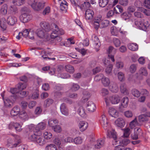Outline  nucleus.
<instances>
[{
    "mask_svg": "<svg viewBox=\"0 0 150 150\" xmlns=\"http://www.w3.org/2000/svg\"><path fill=\"white\" fill-rule=\"evenodd\" d=\"M87 108L89 111L93 112L96 110V107L93 102L89 101L87 104Z\"/></svg>",
    "mask_w": 150,
    "mask_h": 150,
    "instance_id": "10",
    "label": "nucleus"
},
{
    "mask_svg": "<svg viewBox=\"0 0 150 150\" xmlns=\"http://www.w3.org/2000/svg\"><path fill=\"white\" fill-rule=\"evenodd\" d=\"M77 112L79 115L81 117H86V114L85 109L83 107H80L78 109Z\"/></svg>",
    "mask_w": 150,
    "mask_h": 150,
    "instance_id": "29",
    "label": "nucleus"
},
{
    "mask_svg": "<svg viewBox=\"0 0 150 150\" xmlns=\"http://www.w3.org/2000/svg\"><path fill=\"white\" fill-rule=\"evenodd\" d=\"M46 128V124L44 122L38 124L35 127V130L40 132V130L45 129Z\"/></svg>",
    "mask_w": 150,
    "mask_h": 150,
    "instance_id": "23",
    "label": "nucleus"
},
{
    "mask_svg": "<svg viewBox=\"0 0 150 150\" xmlns=\"http://www.w3.org/2000/svg\"><path fill=\"white\" fill-rule=\"evenodd\" d=\"M125 115L127 117H132L133 114L132 112L129 110L125 112L124 113Z\"/></svg>",
    "mask_w": 150,
    "mask_h": 150,
    "instance_id": "64",
    "label": "nucleus"
},
{
    "mask_svg": "<svg viewBox=\"0 0 150 150\" xmlns=\"http://www.w3.org/2000/svg\"><path fill=\"white\" fill-rule=\"evenodd\" d=\"M108 113L110 115L115 118H117L118 116V112L115 109L112 108H109Z\"/></svg>",
    "mask_w": 150,
    "mask_h": 150,
    "instance_id": "18",
    "label": "nucleus"
},
{
    "mask_svg": "<svg viewBox=\"0 0 150 150\" xmlns=\"http://www.w3.org/2000/svg\"><path fill=\"white\" fill-rule=\"evenodd\" d=\"M53 102L54 100L53 99L50 98L47 99L44 101V106L46 108L49 107L53 103Z\"/></svg>",
    "mask_w": 150,
    "mask_h": 150,
    "instance_id": "34",
    "label": "nucleus"
},
{
    "mask_svg": "<svg viewBox=\"0 0 150 150\" xmlns=\"http://www.w3.org/2000/svg\"><path fill=\"white\" fill-rule=\"evenodd\" d=\"M130 134V129L127 128L124 129L123 135L125 137L127 138L129 137Z\"/></svg>",
    "mask_w": 150,
    "mask_h": 150,
    "instance_id": "51",
    "label": "nucleus"
},
{
    "mask_svg": "<svg viewBox=\"0 0 150 150\" xmlns=\"http://www.w3.org/2000/svg\"><path fill=\"white\" fill-rule=\"evenodd\" d=\"M105 140L104 139H99L97 141V143L95 145L96 148L99 149L103 147L104 145Z\"/></svg>",
    "mask_w": 150,
    "mask_h": 150,
    "instance_id": "22",
    "label": "nucleus"
},
{
    "mask_svg": "<svg viewBox=\"0 0 150 150\" xmlns=\"http://www.w3.org/2000/svg\"><path fill=\"white\" fill-rule=\"evenodd\" d=\"M53 142L55 144L59 146L61 144V139L58 137H56L54 139Z\"/></svg>",
    "mask_w": 150,
    "mask_h": 150,
    "instance_id": "63",
    "label": "nucleus"
},
{
    "mask_svg": "<svg viewBox=\"0 0 150 150\" xmlns=\"http://www.w3.org/2000/svg\"><path fill=\"white\" fill-rule=\"evenodd\" d=\"M64 3L62 2L60 4V8L61 10L62 11H64L65 12L67 11V3L66 1H64Z\"/></svg>",
    "mask_w": 150,
    "mask_h": 150,
    "instance_id": "38",
    "label": "nucleus"
},
{
    "mask_svg": "<svg viewBox=\"0 0 150 150\" xmlns=\"http://www.w3.org/2000/svg\"><path fill=\"white\" fill-rule=\"evenodd\" d=\"M127 46L129 49L132 51H136L138 49V45L136 43H129Z\"/></svg>",
    "mask_w": 150,
    "mask_h": 150,
    "instance_id": "31",
    "label": "nucleus"
},
{
    "mask_svg": "<svg viewBox=\"0 0 150 150\" xmlns=\"http://www.w3.org/2000/svg\"><path fill=\"white\" fill-rule=\"evenodd\" d=\"M7 6L6 4H4L1 7V13L4 14L5 15L7 12Z\"/></svg>",
    "mask_w": 150,
    "mask_h": 150,
    "instance_id": "48",
    "label": "nucleus"
},
{
    "mask_svg": "<svg viewBox=\"0 0 150 150\" xmlns=\"http://www.w3.org/2000/svg\"><path fill=\"white\" fill-rule=\"evenodd\" d=\"M17 21L16 18L14 16H10L8 17L7 22L8 24L11 25H13Z\"/></svg>",
    "mask_w": 150,
    "mask_h": 150,
    "instance_id": "16",
    "label": "nucleus"
},
{
    "mask_svg": "<svg viewBox=\"0 0 150 150\" xmlns=\"http://www.w3.org/2000/svg\"><path fill=\"white\" fill-rule=\"evenodd\" d=\"M18 88L19 90L21 91L26 88V86L24 83H19L18 85Z\"/></svg>",
    "mask_w": 150,
    "mask_h": 150,
    "instance_id": "56",
    "label": "nucleus"
},
{
    "mask_svg": "<svg viewBox=\"0 0 150 150\" xmlns=\"http://www.w3.org/2000/svg\"><path fill=\"white\" fill-rule=\"evenodd\" d=\"M137 65L135 64H131L129 70L130 72L132 73H134L136 71Z\"/></svg>",
    "mask_w": 150,
    "mask_h": 150,
    "instance_id": "42",
    "label": "nucleus"
},
{
    "mask_svg": "<svg viewBox=\"0 0 150 150\" xmlns=\"http://www.w3.org/2000/svg\"><path fill=\"white\" fill-rule=\"evenodd\" d=\"M94 12L91 10L88 9L86 11L85 17L86 20H91L93 18L94 15Z\"/></svg>",
    "mask_w": 150,
    "mask_h": 150,
    "instance_id": "15",
    "label": "nucleus"
},
{
    "mask_svg": "<svg viewBox=\"0 0 150 150\" xmlns=\"http://www.w3.org/2000/svg\"><path fill=\"white\" fill-rule=\"evenodd\" d=\"M100 122L103 128L105 129H106V128L108 125V122L107 119L105 115H103L101 116Z\"/></svg>",
    "mask_w": 150,
    "mask_h": 150,
    "instance_id": "14",
    "label": "nucleus"
},
{
    "mask_svg": "<svg viewBox=\"0 0 150 150\" xmlns=\"http://www.w3.org/2000/svg\"><path fill=\"white\" fill-rule=\"evenodd\" d=\"M109 2L105 0H99V6L102 7H104L108 4Z\"/></svg>",
    "mask_w": 150,
    "mask_h": 150,
    "instance_id": "44",
    "label": "nucleus"
},
{
    "mask_svg": "<svg viewBox=\"0 0 150 150\" xmlns=\"http://www.w3.org/2000/svg\"><path fill=\"white\" fill-rule=\"evenodd\" d=\"M55 29H54L51 33L50 37L51 38L54 39L53 41L54 42L57 43L60 42L62 40V38L58 36L59 33V28L57 25L55 24H54Z\"/></svg>",
    "mask_w": 150,
    "mask_h": 150,
    "instance_id": "2",
    "label": "nucleus"
},
{
    "mask_svg": "<svg viewBox=\"0 0 150 150\" xmlns=\"http://www.w3.org/2000/svg\"><path fill=\"white\" fill-rule=\"evenodd\" d=\"M109 21L108 20H105L101 21L100 24V28H104L108 26Z\"/></svg>",
    "mask_w": 150,
    "mask_h": 150,
    "instance_id": "35",
    "label": "nucleus"
},
{
    "mask_svg": "<svg viewBox=\"0 0 150 150\" xmlns=\"http://www.w3.org/2000/svg\"><path fill=\"white\" fill-rule=\"evenodd\" d=\"M20 111L19 107L18 106L14 107L11 111V114L12 116H15L18 115Z\"/></svg>",
    "mask_w": 150,
    "mask_h": 150,
    "instance_id": "19",
    "label": "nucleus"
},
{
    "mask_svg": "<svg viewBox=\"0 0 150 150\" xmlns=\"http://www.w3.org/2000/svg\"><path fill=\"white\" fill-rule=\"evenodd\" d=\"M20 33L21 35L25 38L28 37L29 38L32 40L34 39L32 32L31 31H29L28 29H25L22 32Z\"/></svg>",
    "mask_w": 150,
    "mask_h": 150,
    "instance_id": "7",
    "label": "nucleus"
},
{
    "mask_svg": "<svg viewBox=\"0 0 150 150\" xmlns=\"http://www.w3.org/2000/svg\"><path fill=\"white\" fill-rule=\"evenodd\" d=\"M80 88V86L77 84L73 83L70 88V90L74 91L78 90Z\"/></svg>",
    "mask_w": 150,
    "mask_h": 150,
    "instance_id": "43",
    "label": "nucleus"
},
{
    "mask_svg": "<svg viewBox=\"0 0 150 150\" xmlns=\"http://www.w3.org/2000/svg\"><path fill=\"white\" fill-rule=\"evenodd\" d=\"M136 118H135L134 120L132 121L130 123V127L131 129H133L135 127L137 122Z\"/></svg>",
    "mask_w": 150,
    "mask_h": 150,
    "instance_id": "62",
    "label": "nucleus"
},
{
    "mask_svg": "<svg viewBox=\"0 0 150 150\" xmlns=\"http://www.w3.org/2000/svg\"><path fill=\"white\" fill-rule=\"evenodd\" d=\"M0 27L3 31L5 30L6 28V25L5 23L0 20Z\"/></svg>",
    "mask_w": 150,
    "mask_h": 150,
    "instance_id": "61",
    "label": "nucleus"
},
{
    "mask_svg": "<svg viewBox=\"0 0 150 150\" xmlns=\"http://www.w3.org/2000/svg\"><path fill=\"white\" fill-rule=\"evenodd\" d=\"M113 42L115 45L117 47H119L121 44L120 40L116 38H113Z\"/></svg>",
    "mask_w": 150,
    "mask_h": 150,
    "instance_id": "52",
    "label": "nucleus"
},
{
    "mask_svg": "<svg viewBox=\"0 0 150 150\" xmlns=\"http://www.w3.org/2000/svg\"><path fill=\"white\" fill-rule=\"evenodd\" d=\"M135 23L140 29L144 31H146L149 25L148 22L147 21L144 22L143 20L141 21H136L135 22Z\"/></svg>",
    "mask_w": 150,
    "mask_h": 150,
    "instance_id": "4",
    "label": "nucleus"
},
{
    "mask_svg": "<svg viewBox=\"0 0 150 150\" xmlns=\"http://www.w3.org/2000/svg\"><path fill=\"white\" fill-rule=\"evenodd\" d=\"M12 98L15 99V96H11L9 98H8L5 100H4V105L6 106L9 107H11L14 101V100L11 99Z\"/></svg>",
    "mask_w": 150,
    "mask_h": 150,
    "instance_id": "12",
    "label": "nucleus"
},
{
    "mask_svg": "<svg viewBox=\"0 0 150 150\" xmlns=\"http://www.w3.org/2000/svg\"><path fill=\"white\" fill-rule=\"evenodd\" d=\"M36 33L38 36L40 38H43L45 35L44 30L41 28L37 29L36 31Z\"/></svg>",
    "mask_w": 150,
    "mask_h": 150,
    "instance_id": "25",
    "label": "nucleus"
},
{
    "mask_svg": "<svg viewBox=\"0 0 150 150\" xmlns=\"http://www.w3.org/2000/svg\"><path fill=\"white\" fill-rule=\"evenodd\" d=\"M77 6L81 9H86L89 8L90 6V3L89 1L85 2L81 6H80L79 3L77 4Z\"/></svg>",
    "mask_w": 150,
    "mask_h": 150,
    "instance_id": "24",
    "label": "nucleus"
},
{
    "mask_svg": "<svg viewBox=\"0 0 150 150\" xmlns=\"http://www.w3.org/2000/svg\"><path fill=\"white\" fill-rule=\"evenodd\" d=\"M28 11V9L27 7H24L22 9V14L20 16V18L21 21L23 23L27 22L30 20L31 16L27 13H25Z\"/></svg>",
    "mask_w": 150,
    "mask_h": 150,
    "instance_id": "3",
    "label": "nucleus"
},
{
    "mask_svg": "<svg viewBox=\"0 0 150 150\" xmlns=\"http://www.w3.org/2000/svg\"><path fill=\"white\" fill-rule=\"evenodd\" d=\"M43 136L45 139L49 140L52 137V134L50 132H46L44 133Z\"/></svg>",
    "mask_w": 150,
    "mask_h": 150,
    "instance_id": "46",
    "label": "nucleus"
},
{
    "mask_svg": "<svg viewBox=\"0 0 150 150\" xmlns=\"http://www.w3.org/2000/svg\"><path fill=\"white\" fill-rule=\"evenodd\" d=\"M83 101L85 102L87 101L89 98L90 96V93L87 91H84L83 92Z\"/></svg>",
    "mask_w": 150,
    "mask_h": 150,
    "instance_id": "36",
    "label": "nucleus"
},
{
    "mask_svg": "<svg viewBox=\"0 0 150 150\" xmlns=\"http://www.w3.org/2000/svg\"><path fill=\"white\" fill-rule=\"evenodd\" d=\"M114 11L116 14H119L123 11L122 7L120 5H117L113 8Z\"/></svg>",
    "mask_w": 150,
    "mask_h": 150,
    "instance_id": "32",
    "label": "nucleus"
},
{
    "mask_svg": "<svg viewBox=\"0 0 150 150\" xmlns=\"http://www.w3.org/2000/svg\"><path fill=\"white\" fill-rule=\"evenodd\" d=\"M46 150H57L56 146L54 144H50L46 147Z\"/></svg>",
    "mask_w": 150,
    "mask_h": 150,
    "instance_id": "49",
    "label": "nucleus"
},
{
    "mask_svg": "<svg viewBox=\"0 0 150 150\" xmlns=\"http://www.w3.org/2000/svg\"><path fill=\"white\" fill-rule=\"evenodd\" d=\"M42 111L41 108L40 107H37L35 108V114L39 115L41 113Z\"/></svg>",
    "mask_w": 150,
    "mask_h": 150,
    "instance_id": "59",
    "label": "nucleus"
},
{
    "mask_svg": "<svg viewBox=\"0 0 150 150\" xmlns=\"http://www.w3.org/2000/svg\"><path fill=\"white\" fill-rule=\"evenodd\" d=\"M118 77L120 81H123L125 79V76L123 73L122 72H119L118 74Z\"/></svg>",
    "mask_w": 150,
    "mask_h": 150,
    "instance_id": "54",
    "label": "nucleus"
},
{
    "mask_svg": "<svg viewBox=\"0 0 150 150\" xmlns=\"http://www.w3.org/2000/svg\"><path fill=\"white\" fill-rule=\"evenodd\" d=\"M131 16L130 13L127 12H124L121 15V18L123 20L125 21H128Z\"/></svg>",
    "mask_w": 150,
    "mask_h": 150,
    "instance_id": "27",
    "label": "nucleus"
},
{
    "mask_svg": "<svg viewBox=\"0 0 150 150\" xmlns=\"http://www.w3.org/2000/svg\"><path fill=\"white\" fill-rule=\"evenodd\" d=\"M110 91L113 93H116L118 91V87L116 83H111L109 87Z\"/></svg>",
    "mask_w": 150,
    "mask_h": 150,
    "instance_id": "20",
    "label": "nucleus"
},
{
    "mask_svg": "<svg viewBox=\"0 0 150 150\" xmlns=\"http://www.w3.org/2000/svg\"><path fill=\"white\" fill-rule=\"evenodd\" d=\"M129 99L127 97L125 96L121 100V105L123 108H126L128 106Z\"/></svg>",
    "mask_w": 150,
    "mask_h": 150,
    "instance_id": "30",
    "label": "nucleus"
},
{
    "mask_svg": "<svg viewBox=\"0 0 150 150\" xmlns=\"http://www.w3.org/2000/svg\"><path fill=\"white\" fill-rule=\"evenodd\" d=\"M53 128L54 131L57 132H59L62 130L60 126L59 125H55Z\"/></svg>",
    "mask_w": 150,
    "mask_h": 150,
    "instance_id": "60",
    "label": "nucleus"
},
{
    "mask_svg": "<svg viewBox=\"0 0 150 150\" xmlns=\"http://www.w3.org/2000/svg\"><path fill=\"white\" fill-rule=\"evenodd\" d=\"M50 8L49 6L46 7L43 10L42 14L44 15L48 14L50 12Z\"/></svg>",
    "mask_w": 150,
    "mask_h": 150,
    "instance_id": "57",
    "label": "nucleus"
},
{
    "mask_svg": "<svg viewBox=\"0 0 150 150\" xmlns=\"http://www.w3.org/2000/svg\"><path fill=\"white\" fill-rule=\"evenodd\" d=\"M109 99L112 104H117L120 101V97L119 96L117 95L110 96Z\"/></svg>",
    "mask_w": 150,
    "mask_h": 150,
    "instance_id": "8",
    "label": "nucleus"
},
{
    "mask_svg": "<svg viewBox=\"0 0 150 150\" xmlns=\"http://www.w3.org/2000/svg\"><path fill=\"white\" fill-rule=\"evenodd\" d=\"M139 74L141 75L147 76L148 74L147 70L145 68L142 67L139 71Z\"/></svg>",
    "mask_w": 150,
    "mask_h": 150,
    "instance_id": "37",
    "label": "nucleus"
},
{
    "mask_svg": "<svg viewBox=\"0 0 150 150\" xmlns=\"http://www.w3.org/2000/svg\"><path fill=\"white\" fill-rule=\"evenodd\" d=\"M102 83L105 87H108L110 84V80L109 79L103 76L101 80Z\"/></svg>",
    "mask_w": 150,
    "mask_h": 150,
    "instance_id": "28",
    "label": "nucleus"
},
{
    "mask_svg": "<svg viewBox=\"0 0 150 150\" xmlns=\"http://www.w3.org/2000/svg\"><path fill=\"white\" fill-rule=\"evenodd\" d=\"M120 89L121 92L125 95H127L128 94V91L127 88V86L125 84H121L120 86Z\"/></svg>",
    "mask_w": 150,
    "mask_h": 150,
    "instance_id": "21",
    "label": "nucleus"
},
{
    "mask_svg": "<svg viewBox=\"0 0 150 150\" xmlns=\"http://www.w3.org/2000/svg\"><path fill=\"white\" fill-rule=\"evenodd\" d=\"M44 2H37L34 1L31 5V7L35 11H39L42 9L45 6Z\"/></svg>",
    "mask_w": 150,
    "mask_h": 150,
    "instance_id": "5",
    "label": "nucleus"
},
{
    "mask_svg": "<svg viewBox=\"0 0 150 150\" xmlns=\"http://www.w3.org/2000/svg\"><path fill=\"white\" fill-rule=\"evenodd\" d=\"M65 69L66 71L69 72L70 73H72L74 71V68L71 65H68L65 66Z\"/></svg>",
    "mask_w": 150,
    "mask_h": 150,
    "instance_id": "41",
    "label": "nucleus"
},
{
    "mask_svg": "<svg viewBox=\"0 0 150 150\" xmlns=\"http://www.w3.org/2000/svg\"><path fill=\"white\" fill-rule=\"evenodd\" d=\"M88 127V123L85 121H80L79 124V127L80 130L81 132L85 131Z\"/></svg>",
    "mask_w": 150,
    "mask_h": 150,
    "instance_id": "6",
    "label": "nucleus"
},
{
    "mask_svg": "<svg viewBox=\"0 0 150 150\" xmlns=\"http://www.w3.org/2000/svg\"><path fill=\"white\" fill-rule=\"evenodd\" d=\"M19 117L22 119L25 120L28 118L27 114L25 111H22L20 112Z\"/></svg>",
    "mask_w": 150,
    "mask_h": 150,
    "instance_id": "39",
    "label": "nucleus"
},
{
    "mask_svg": "<svg viewBox=\"0 0 150 150\" xmlns=\"http://www.w3.org/2000/svg\"><path fill=\"white\" fill-rule=\"evenodd\" d=\"M29 139L40 145H42L45 143L43 137L40 135H38L36 132L29 136Z\"/></svg>",
    "mask_w": 150,
    "mask_h": 150,
    "instance_id": "1",
    "label": "nucleus"
},
{
    "mask_svg": "<svg viewBox=\"0 0 150 150\" xmlns=\"http://www.w3.org/2000/svg\"><path fill=\"white\" fill-rule=\"evenodd\" d=\"M116 125L120 128L123 127L125 125V122L124 120L122 118H119L115 121Z\"/></svg>",
    "mask_w": 150,
    "mask_h": 150,
    "instance_id": "17",
    "label": "nucleus"
},
{
    "mask_svg": "<svg viewBox=\"0 0 150 150\" xmlns=\"http://www.w3.org/2000/svg\"><path fill=\"white\" fill-rule=\"evenodd\" d=\"M109 91L108 89L105 88H103L100 91V93L103 96H105L108 95Z\"/></svg>",
    "mask_w": 150,
    "mask_h": 150,
    "instance_id": "47",
    "label": "nucleus"
},
{
    "mask_svg": "<svg viewBox=\"0 0 150 150\" xmlns=\"http://www.w3.org/2000/svg\"><path fill=\"white\" fill-rule=\"evenodd\" d=\"M27 95V92L26 91H21L19 92L18 91L17 96H18L20 98H23L25 97Z\"/></svg>",
    "mask_w": 150,
    "mask_h": 150,
    "instance_id": "50",
    "label": "nucleus"
},
{
    "mask_svg": "<svg viewBox=\"0 0 150 150\" xmlns=\"http://www.w3.org/2000/svg\"><path fill=\"white\" fill-rule=\"evenodd\" d=\"M112 67L113 65L112 64L108 65L105 70L106 73L108 74H109L112 71Z\"/></svg>",
    "mask_w": 150,
    "mask_h": 150,
    "instance_id": "55",
    "label": "nucleus"
},
{
    "mask_svg": "<svg viewBox=\"0 0 150 150\" xmlns=\"http://www.w3.org/2000/svg\"><path fill=\"white\" fill-rule=\"evenodd\" d=\"M60 110L61 113L65 116H68L69 114L68 110L64 103H62L60 106Z\"/></svg>",
    "mask_w": 150,
    "mask_h": 150,
    "instance_id": "9",
    "label": "nucleus"
},
{
    "mask_svg": "<svg viewBox=\"0 0 150 150\" xmlns=\"http://www.w3.org/2000/svg\"><path fill=\"white\" fill-rule=\"evenodd\" d=\"M92 40L94 42V45L96 46V50L98 51L99 50L98 48L100 46V43L98 38L95 35H93L92 36Z\"/></svg>",
    "mask_w": 150,
    "mask_h": 150,
    "instance_id": "13",
    "label": "nucleus"
},
{
    "mask_svg": "<svg viewBox=\"0 0 150 150\" xmlns=\"http://www.w3.org/2000/svg\"><path fill=\"white\" fill-rule=\"evenodd\" d=\"M83 141V139L80 137H77L74 139L73 142L76 144H81Z\"/></svg>",
    "mask_w": 150,
    "mask_h": 150,
    "instance_id": "45",
    "label": "nucleus"
},
{
    "mask_svg": "<svg viewBox=\"0 0 150 150\" xmlns=\"http://www.w3.org/2000/svg\"><path fill=\"white\" fill-rule=\"evenodd\" d=\"M40 25L42 29L44 30L46 32H48L51 30L49 24L46 22L41 21L40 24Z\"/></svg>",
    "mask_w": 150,
    "mask_h": 150,
    "instance_id": "11",
    "label": "nucleus"
},
{
    "mask_svg": "<svg viewBox=\"0 0 150 150\" xmlns=\"http://www.w3.org/2000/svg\"><path fill=\"white\" fill-rule=\"evenodd\" d=\"M132 94L135 97L138 98L140 95L141 93L138 90L133 89L132 90Z\"/></svg>",
    "mask_w": 150,
    "mask_h": 150,
    "instance_id": "40",
    "label": "nucleus"
},
{
    "mask_svg": "<svg viewBox=\"0 0 150 150\" xmlns=\"http://www.w3.org/2000/svg\"><path fill=\"white\" fill-rule=\"evenodd\" d=\"M139 120L140 122L146 121L148 120V118L146 114H143L138 117Z\"/></svg>",
    "mask_w": 150,
    "mask_h": 150,
    "instance_id": "33",
    "label": "nucleus"
},
{
    "mask_svg": "<svg viewBox=\"0 0 150 150\" xmlns=\"http://www.w3.org/2000/svg\"><path fill=\"white\" fill-rule=\"evenodd\" d=\"M58 123V121L54 118H50L49 119L48 124L49 126L52 127H54Z\"/></svg>",
    "mask_w": 150,
    "mask_h": 150,
    "instance_id": "26",
    "label": "nucleus"
},
{
    "mask_svg": "<svg viewBox=\"0 0 150 150\" xmlns=\"http://www.w3.org/2000/svg\"><path fill=\"white\" fill-rule=\"evenodd\" d=\"M25 0H14L13 3L15 5L19 6L21 5L24 3Z\"/></svg>",
    "mask_w": 150,
    "mask_h": 150,
    "instance_id": "53",
    "label": "nucleus"
},
{
    "mask_svg": "<svg viewBox=\"0 0 150 150\" xmlns=\"http://www.w3.org/2000/svg\"><path fill=\"white\" fill-rule=\"evenodd\" d=\"M103 74H99L96 75L94 77V79L95 81H100L101 79L102 80V78L103 76Z\"/></svg>",
    "mask_w": 150,
    "mask_h": 150,
    "instance_id": "58",
    "label": "nucleus"
}]
</instances>
